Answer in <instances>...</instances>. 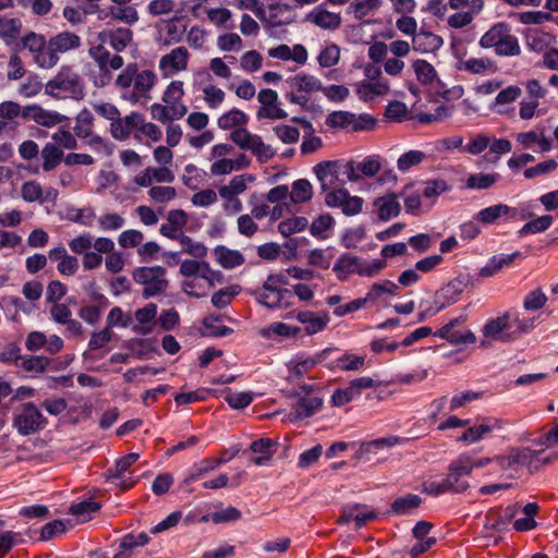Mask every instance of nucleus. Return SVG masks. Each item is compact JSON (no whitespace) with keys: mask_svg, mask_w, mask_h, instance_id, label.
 <instances>
[{"mask_svg":"<svg viewBox=\"0 0 558 558\" xmlns=\"http://www.w3.org/2000/svg\"><path fill=\"white\" fill-rule=\"evenodd\" d=\"M201 90L203 93V100L209 109L216 110L222 106L226 93L220 87L209 83L204 85Z\"/></svg>","mask_w":558,"mask_h":558,"instance_id":"nucleus-62","label":"nucleus"},{"mask_svg":"<svg viewBox=\"0 0 558 558\" xmlns=\"http://www.w3.org/2000/svg\"><path fill=\"white\" fill-rule=\"evenodd\" d=\"M302 332L301 327L292 326L282 322H275L259 330V335L265 339L286 338L292 339Z\"/></svg>","mask_w":558,"mask_h":558,"instance_id":"nucleus-41","label":"nucleus"},{"mask_svg":"<svg viewBox=\"0 0 558 558\" xmlns=\"http://www.w3.org/2000/svg\"><path fill=\"white\" fill-rule=\"evenodd\" d=\"M214 254L218 264L227 269L235 268L244 263V256L240 251L226 246H217Z\"/></svg>","mask_w":558,"mask_h":558,"instance_id":"nucleus-54","label":"nucleus"},{"mask_svg":"<svg viewBox=\"0 0 558 558\" xmlns=\"http://www.w3.org/2000/svg\"><path fill=\"white\" fill-rule=\"evenodd\" d=\"M519 214L517 207H511L507 204H495L481 209L475 216L474 220L483 226L505 222L514 219Z\"/></svg>","mask_w":558,"mask_h":558,"instance_id":"nucleus-21","label":"nucleus"},{"mask_svg":"<svg viewBox=\"0 0 558 558\" xmlns=\"http://www.w3.org/2000/svg\"><path fill=\"white\" fill-rule=\"evenodd\" d=\"M296 14L293 7L283 3L282 0H268L266 7H263L262 17H259L271 29H278L288 26L295 21Z\"/></svg>","mask_w":558,"mask_h":558,"instance_id":"nucleus-14","label":"nucleus"},{"mask_svg":"<svg viewBox=\"0 0 558 558\" xmlns=\"http://www.w3.org/2000/svg\"><path fill=\"white\" fill-rule=\"evenodd\" d=\"M133 280L143 286V296L149 299L161 294L168 288L166 269L161 266L137 267L132 272Z\"/></svg>","mask_w":558,"mask_h":558,"instance_id":"nucleus-9","label":"nucleus"},{"mask_svg":"<svg viewBox=\"0 0 558 558\" xmlns=\"http://www.w3.org/2000/svg\"><path fill=\"white\" fill-rule=\"evenodd\" d=\"M411 66L416 80L423 85L432 84L437 77L435 68L426 60L416 59Z\"/></svg>","mask_w":558,"mask_h":558,"instance_id":"nucleus-60","label":"nucleus"},{"mask_svg":"<svg viewBox=\"0 0 558 558\" xmlns=\"http://www.w3.org/2000/svg\"><path fill=\"white\" fill-rule=\"evenodd\" d=\"M157 76L150 70L137 72L136 65L129 64L116 80L118 87L123 89L122 98L132 105L146 102L148 94L156 84Z\"/></svg>","mask_w":558,"mask_h":558,"instance_id":"nucleus-1","label":"nucleus"},{"mask_svg":"<svg viewBox=\"0 0 558 558\" xmlns=\"http://www.w3.org/2000/svg\"><path fill=\"white\" fill-rule=\"evenodd\" d=\"M99 509L100 505L98 502L87 499L73 504L69 512L75 518L76 523H84L89 521Z\"/></svg>","mask_w":558,"mask_h":558,"instance_id":"nucleus-56","label":"nucleus"},{"mask_svg":"<svg viewBox=\"0 0 558 558\" xmlns=\"http://www.w3.org/2000/svg\"><path fill=\"white\" fill-rule=\"evenodd\" d=\"M375 517V511L371 510L367 506L356 504L345 508L343 514L339 518L338 522L340 524H347L351 520H353L355 522L356 527H362L368 521L373 520Z\"/></svg>","mask_w":558,"mask_h":558,"instance_id":"nucleus-36","label":"nucleus"},{"mask_svg":"<svg viewBox=\"0 0 558 558\" xmlns=\"http://www.w3.org/2000/svg\"><path fill=\"white\" fill-rule=\"evenodd\" d=\"M473 464L470 456H460L454 460L448 469V474L445 480L446 487H449L452 493H462L468 489L469 482L466 477L472 473Z\"/></svg>","mask_w":558,"mask_h":558,"instance_id":"nucleus-15","label":"nucleus"},{"mask_svg":"<svg viewBox=\"0 0 558 558\" xmlns=\"http://www.w3.org/2000/svg\"><path fill=\"white\" fill-rule=\"evenodd\" d=\"M427 159V154L423 150L411 149L403 153L397 160V168L400 172H408L412 168L421 165Z\"/></svg>","mask_w":558,"mask_h":558,"instance_id":"nucleus-59","label":"nucleus"},{"mask_svg":"<svg viewBox=\"0 0 558 558\" xmlns=\"http://www.w3.org/2000/svg\"><path fill=\"white\" fill-rule=\"evenodd\" d=\"M335 225L336 221L330 214H322L313 220L310 232L316 239L326 240L332 235Z\"/></svg>","mask_w":558,"mask_h":558,"instance_id":"nucleus-50","label":"nucleus"},{"mask_svg":"<svg viewBox=\"0 0 558 558\" xmlns=\"http://www.w3.org/2000/svg\"><path fill=\"white\" fill-rule=\"evenodd\" d=\"M322 407V401L318 398H303L298 400L291 408L288 414L291 422L303 420L312 416Z\"/></svg>","mask_w":558,"mask_h":558,"instance_id":"nucleus-43","label":"nucleus"},{"mask_svg":"<svg viewBox=\"0 0 558 558\" xmlns=\"http://www.w3.org/2000/svg\"><path fill=\"white\" fill-rule=\"evenodd\" d=\"M458 295L459 291L457 290L456 284L453 282L441 288L435 294L434 304L425 307L418 314V322H423L427 317H432L439 313L445 307L449 306L450 304H453L454 302L458 301Z\"/></svg>","mask_w":558,"mask_h":558,"instance_id":"nucleus-23","label":"nucleus"},{"mask_svg":"<svg viewBox=\"0 0 558 558\" xmlns=\"http://www.w3.org/2000/svg\"><path fill=\"white\" fill-rule=\"evenodd\" d=\"M456 12L447 17V24L454 29L470 25L484 8V0H448Z\"/></svg>","mask_w":558,"mask_h":558,"instance_id":"nucleus-13","label":"nucleus"},{"mask_svg":"<svg viewBox=\"0 0 558 558\" xmlns=\"http://www.w3.org/2000/svg\"><path fill=\"white\" fill-rule=\"evenodd\" d=\"M515 140L523 148H532L537 146L539 151L548 153L553 149V143L543 131L530 130L518 133Z\"/></svg>","mask_w":558,"mask_h":558,"instance_id":"nucleus-33","label":"nucleus"},{"mask_svg":"<svg viewBox=\"0 0 558 558\" xmlns=\"http://www.w3.org/2000/svg\"><path fill=\"white\" fill-rule=\"evenodd\" d=\"M482 332L484 337L481 343L482 347L493 341L509 342L517 339L511 320V312L507 311L497 317L488 319Z\"/></svg>","mask_w":558,"mask_h":558,"instance_id":"nucleus-11","label":"nucleus"},{"mask_svg":"<svg viewBox=\"0 0 558 558\" xmlns=\"http://www.w3.org/2000/svg\"><path fill=\"white\" fill-rule=\"evenodd\" d=\"M482 48H493L497 56L512 57L521 51L518 38L506 23L492 26L480 39Z\"/></svg>","mask_w":558,"mask_h":558,"instance_id":"nucleus-6","label":"nucleus"},{"mask_svg":"<svg viewBox=\"0 0 558 558\" xmlns=\"http://www.w3.org/2000/svg\"><path fill=\"white\" fill-rule=\"evenodd\" d=\"M243 149L250 150L262 161L269 160L274 156L272 148L265 144L259 135L253 133Z\"/></svg>","mask_w":558,"mask_h":558,"instance_id":"nucleus-63","label":"nucleus"},{"mask_svg":"<svg viewBox=\"0 0 558 558\" xmlns=\"http://www.w3.org/2000/svg\"><path fill=\"white\" fill-rule=\"evenodd\" d=\"M457 69L472 74L484 75L494 71L493 62L487 58H468L459 60Z\"/></svg>","mask_w":558,"mask_h":558,"instance_id":"nucleus-53","label":"nucleus"},{"mask_svg":"<svg viewBox=\"0 0 558 558\" xmlns=\"http://www.w3.org/2000/svg\"><path fill=\"white\" fill-rule=\"evenodd\" d=\"M88 54L99 69V74L94 78L96 86L102 87L108 85L112 81L111 72L120 70L124 64V60L120 54H111L110 51L105 48V44L101 43L92 46L88 50Z\"/></svg>","mask_w":558,"mask_h":558,"instance_id":"nucleus-8","label":"nucleus"},{"mask_svg":"<svg viewBox=\"0 0 558 558\" xmlns=\"http://www.w3.org/2000/svg\"><path fill=\"white\" fill-rule=\"evenodd\" d=\"M498 180L499 174L496 172L472 173L466 178L465 187L469 190H486L492 187Z\"/></svg>","mask_w":558,"mask_h":558,"instance_id":"nucleus-58","label":"nucleus"},{"mask_svg":"<svg viewBox=\"0 0 558 558\" xmlns=\"http://www.w3.org/2000/svg\"><path fill=\"white\" fill-rule=\"evenodd\" d=\"M150 114L151 118L160 123L168 124L175 120L182 119L184 116L182 114L181 108H173L168 104H153L150 106Z\"/></svg>","mask_w":558,"mask_h":558,"instance_id":"nucleus-51","label":"nucleus"},{"mask_svg":"<svg viewBox=\"0 0 558 558\" xmlns=\"http://www.w3.org/2000/svg\"><path fill=\"white\" fill-rule=\"evenodd\" d=\"M63 151L58 145L47 143L41 150L43 169L45 171L53 170L62 160Z\"/></svg>","mask_w":558,"mask_h":558,"instance_id":"nucleus-64","label":"nucleus"},{"mask_svg":"<svg viewBox=\"0 0 558 558\" xmlns=\"http://www.w3.org/2000/svg\"><path fill=\"white\" fill-rule=\"evenodd\" d=\"M251 449L254 453L252 461L256 465H265L270 461L276 452V442L269 438H263L254 441L251 445Z\"/></svg>","mask_w":558,"mask_h":558,"instance_id":"nucleus-48","label":"nucleus"},{"mask_svg":"<svg viewBox=\"0 0 558 558\" xmlns=\"http://www.w3.org/2000/svg\"><path fill=\"white\" fill-rule=\"evenodd\" d=\"M190 53L183 46L173 48L159 59L158 68L165 78L184 72L189 65Z\"/></svg>","mask_w":558,"mask_h":558,"instance_id":"nucleus-17","label":"nucleus"},{"mask_svg":"<svg viewBox=\"0 0 558 558\" xmlns=\"http://www.w3.org/2000/svg\"><path fill=\"white\" fill-rule=\"evenodd\" d=\"M501 428V422L497 418H488L485 422L472 426L461 436V440L468 444H475L495 429Z\"/></svg>","mask_w":558,"mask_h":558,"instance_id":"nucleus-42","label":"nucleus"},{"mask_svg":"<svg viewBox=\"0 0 558 558\" xmlns=\"http://www.w3.org/2000/svg\"><path fill=\"white\" fill-rule=\"evenodd\" d=\"M157 313V305L153 303L136 310L134 313L136 323L132 327L133 331L142 336L151 333L158 324Z\"/></svg>","mask_w":558,"mask_h":558,"instance_id":"nucleus-27","label":"nucleus"},{"mask_svg":"<svg viewBox=\"0 0 558 558\" xmlns=\"http://www.w3.org/2000/svg\"><path fill=\"white\" fill-rule=\"evenodd\" d=\"M289 86L288 98L292 104L304 105L308 101L310 95L320 92L322 81L315 75L299 73L287 80Z\"/></svg>","mask_w":558,"mask_h":558,"instance_id":"nucleus-12","label":"nucleus"},{"mask_svg":"<svg viewBox=\"0 0 558 558\" xmlns=\"http://www.w3.org/2000/svg\"><path fill=\"white\" fill-rule=\"evenodd\" d=\"M138 458H140L138 453H135V452L129 453V454L122 457L121 459H119L116 462L114 468H112L108 471L109 477L111 480L120 481L117 483V485L120 486L123 490L131 488L135 484L134 480H132V478L124 480L123 475L125 472H128L130 466L138 460Z\"/></svg>","mask_w":558,"mask_h":558,"instance_id":"nucleus-31","label":"nucleus"},{"mask_svg":"<svg viewBox=\"0 0 558 558\" xmlns=\"http://www.w3.org/2000/svg\"><path fill=\"white\" fill-rule=\"evenodd\" d=\"M287 284L288 279L284 274L269 275L257 294L258 302L274 310L292 306L293 295L291 290L286 288Z\"/></svg>","mask_w":558,"mask_h":558,"instance_id":"nucleus-4","label":"nucleus"},{"mask_svg":"<svg viewBox=\"0 0 558 558\" xmlns=\"http://www.w3.org/2000/svg\"><path fill=\"white\" fill-rule=\"evenodd\" d=\"M184 96V84L182 81H171L166 87L161 100L165 104L170 105L173 108H181L182 114L187 113V107L183 104L182 98Z\"/></svg>","mask_w":558,"mask_h":558,"instance_id":"nucleus-45","label":"nucleus"},{"mask_svg":"<svg viewBox=\"0 0 558 558\" xmlns=\"http://www.w3.org/2000/svg\"><path fill=\"white\" fill-rule=\"evenodd\" d=\"M332 271L340 281L348 280L352 275L360 276V258L350 254H342L336 260Z\"/></svg>","mask_w":558,"mask_h":558,"instance_id":"nucleus-37","label":"nucleus"},{"mask_svg":"<svg viewBox=\"0 0 558 558\" xmlns=\"http://www.w3.org/2000/svg\"><path fill=\"white\" fill-rule=\"evenodd\" d=\"M363 73L364 78L354 84V92L361 101L371 102L389 94L390 84L380 68L368 63Z\"/></svg>","mask_w":558,"mask_h":558,"instance_id":"nucleus-5","label":"nucleus"},{"mask_svg":"<svg viewBox=\"0 0 558 558\" xmlns=\"http://www.w3.org/2000/svg\"><path fill=\"white\" fill-rule=\"evenodd\" d=\"M373 205L377 213V217L383 221L397 217L401 209L398 196L393 193L377 197Z\"/></svg>","mask_w":558,"mask_h":558,"instance_id":"nucleus-35","label":"nucleus"},{"mask_svg":"<svg viewBox=\"0 0 558 558\" xmlns=\"http://www.w3.org/2000/svg\"><path fill=\"white\" fill-rule=\"evenodd\" d=\"M94 118L89 110H82L75 119L74 133L81 140H86V144L99 150L106 148L102 138L93 133Z\"/></svg>","mask_w":558,"mask_h":558,"instance_id":"nucleus-22","label":"nucleus"},{"mask_svg":"<svg viewBox=\"0 0 558 558\" xmlns=\"http://www.w3.org/2000/svg\"><path fill=\"white\" fill-rule=\"evenodd\" d=\"M465 318L463 316L453 318L448 324L442 326L434 336L440 339L447 340L451 344H470L474 343L476 340L475 335L468 329H457L458 326L464 323Z\"/></svg>","mask_w":558,"mask_h":558,"instance_id":"nucleus-20","label":"nucleus"},{"mask_svg":"<svg viewBox=\"0 0 558 558\" xmlns=\"http://www.w3.org/2000/svg\"><path fill=\"white\" fill-rule=\"evenodd\" d=\"M22 32V21L17 17L0 16V38L5 45L15 44Z\"/></svg>","mask_w":558,"mask_h":558,"instance_id":"nucleus-46","label":"nucleus"},{"mask_svg":"<svg viewBox=\"0 0 558 558\" xmlns=\"http://www.w3.org/2000/svg\"><path fill=\"white\" fill-rule=\"evenodd\" d=\"M384 5V0H352L348 7V13L356 20H362L376 14Z\"/></svg>","mask_w":558,"mask_h":558,"instance_id":"nucleus-47","label":"nucleus"},{"mask_svg":"<svg viewBox=\"0 0 558 558\" xmlns=\"http://www.w3.org/2000/svg\"><path fill=\"white\" fill-rule=\"evenodd\" d=\"M267 54L272 59L292 61L298 66L305 65L308 60V51L302 44H295L293 46L280 44L276 47L269 48L267 50Z\"/></svg>","mask_w":558,"mask_h":558,"instance_id":"nucleus-24","label":"nucleus"},{"mask_svg":"<svg viewBox=\"0 0 558 558\" xmlns=\"http://www.w3.org/2000/svg\"><path fill=\"white\" fill-rule=\"evenodd\" d=\"M48 43L59 56L78 49L82 45L81 37L71 32H60L52 36Z\"/></svg>","mask_w":558,"mask_h":558,"instance_id":"nucleus-40","label":"nucleus"},{"mask_svg":"<svg viewBox=\"0 0 558 558\" xmlns=\"http://www.w3.org/2000/svg\"><path fill=\"white\" fill-rule=\"evenodd\" d=\"M98 38L101 44H108L119 54L132 43L133 33L125 27L105 29L98 34Z\"/></svg>","mask_w":558,"mask_h":558,"instance_id":"nucleus-30","label":"nucleus"},{"mask_svg":"<svg viewBox=\"0 0 558 558\" xmlns=\"http://www.w3.org/2000/svg\"><path fill=\"white\" fill-rule=\"evenodd\" d=\"M325 204L330 208H339L345 216H354L361 213L363 199L352 196L345 189L329 190L325 196Z\"/></svg>","mask_w":558,"mask_h":558,"instance_id":"nucleus-16","label":"nucleus"},{"mask_svg":"<svg viewBox=\"0 0 558 558\" xmlns=\"http://www.w3.org/2000/svg\"><path fill=\"white\" fill-rule=\"evenodd\" d=\"M530 460V450L512 449L506 456L495 458V461L502 470H515L518 465H524Z\"/></svg>","mask_w":558,"mask_h":558,"instance_id":"nucleus-52","label":"nucleus"},{"mask_svg":"<svg viewBox=\"0 0 558 558\" xmlns=\"http://www.w3.org/2000/svg\"><path fill=\"white\" fill-rule=\"evenodd\" d=\"M247 122H248V116L244 111H242L238 108H233V109L225 112L217 120V124H218L219 129H221V130H231L233 128H235V129L243 128L244 125L247 124Z\"/></svg>","mask_w":558,"mask_h":558,"instance_id":"nucleus-55","label":"nucleus"},{"mask_svg":"<svg viewBox=\"0 0 558 558\" xmlns=\"http://www.w3.org/2000/svg\"><path fill=\"white\" fill-rule=\"evenodd\" d=\"M326 124L333 129L363 132L373 130L376 125V119L369 113L356 114L351 111L337 110L327 116Z\"/></svg>","mask_w":558,"mask_h":558,"instance_id":"nucleus-10","label":"nucleus"},{"mask_svg":"<svg viewBox=\"0 0 558 558\" xmlns=\"http://www.w3.org/2000/svg\"><path fill=\"white\" fill-rule=\"evenodd\" d=\"M23 116L29 117L37 124L47 128L58 125L68 119L65 116L57 111H48L38 106L26 107L23 110Z\"/></svg>","mask_w":558,"mask_h":558,"instance_id":"nucleus-32","label":"nucleus"},{"mask_svg":"<svg viewBox=\"0 0 558 558\" xmlns=\"http://www.w3.org/2000/svg\"><path fill=\"white\" fill-rule=\"evenodd\" d=\"M59 193L53 187L44 190L37 181H27L21 187V196L27 203L54 202Z\"/></svg>","mask_w":558,"mask_h":558,"instance_id":"nucleus-28","label":"nucleus"},{"mask_svg":"<svg viewBox=\"0 0 558 558\" xmlns=\"http://www.w3.org/2000/svg\"><path fill=\"white\" fill-rule=\"evenodd\" d=\"M548 301V298L542 288H535L529 291L523 300L522 307L526 313L542 310Z\"/></svg>","mask_w":558,"mask_h":558,"instance_id":"nucleus-61","label":"nucleus"},{"mask_svg":"<svg viewBox=\"0 0 558 558\" xmlns=\"http://www.w3.org/2000/svg\"><path fill=\"white\" fill-rule=\"evenodd\" d=\"M46 92L54 98L81 100L85 96V86L83 78L72 66L63 65L47 83Z\"/></svg>","mask_w":558,"mask_h":558,"instance_id":"nucleus-3","label":"nucleus"},{"mask_svg":"<svg viewBox=\"0 0 558 558\" xmlns=\"http://www.w3.org/2000/svg\"><path fill=\"white\" fill-rule=\"evenodd\" d=\"M254 181L255 177L250 173L234 175L227 184L218 189V194L220 197H238L240 194H243Z\"/></svg>","mask_w":558,"mask_h":558,"instance_id":"nucleus-38","label":"nucleus"},{"mask_svg":"<svg viewBox=\"0 0 558 558\" xmlns=\"http://www.w3.org/2000/svg\"><path fill=\"white\" fill-rule=\"evenodd\" d=\"M260 104L256 112L257 119L281 120L288 117V112L280 107L278 93L270 88H264L257 94Z\"/></svg>","mask_w":558,"mask_h":558,"instance_id":"nucleus-19","label":"nucleus"},{"mask_svg":"<svg viewBox=\"0 0 558 558\" xmlns=\"http://www.w3.org/2000/svg\"><path fill=\"white\" fill-rule=\"evenodd\" d=\"M13 425L21 435H31L44 427L45 418L34 404L26 403L15 414Z\"/></svg>","mask_w":558,"mask_h":558,"instance_id":"nucleus-18","label":"nucleus"},{"mask_svg":"<svg viewBox=\"0 0 558 558\" xmlns=\"http://www.w3.org/2000/svg\"><path fill=\"white\" fill-rule=\"evenodd\" d=\"M306 21L324 31L335 32L341 26L342 17L340 13L317 5L306 15Z\"/></svg>","mask_w":558,"mask_h":558,"instance_id":"nucleus-25","label":"nucleus"},{"mask_svg":"<svg viewBox=\"0 0 558 558\" xmlns=\"http://www.w3.org/2000/svg\"><path fill=\"white\" fill-rule=\"evenodd\" d=\"M521 88L517 85H510L501 89L490 105V109L497 114H510L513 112V102L521 96Z\"/></svg>","mask_w":558,"mask_h":558,"instance_id":"nucleus-29","label":"nucleus"},{"mask_svg":"<svg viewBox=\"0 0 558 558\" xmlns=\"http://www.w3.org/2000/svg\"><path fill=\"white\" fill-rule=\"evenodd\" d=\"M295 318L304 325V332L307 336H314L325 330L330 322L327 312L301 311L296 313Z\"/></svg>","mask_w":558,"mask_h":558,"instance_id":"nucleus-26","label":"nucleus"},{"mask_svg":"<svg viewBox=\"0 0 558 558\" xmlns=\"http://www.w3.org/2000/svg\"><path fill=\"white\" fill-rule=\"evenodd\" d=\"M313 172L320 184L322 191L324 192L344 184V181L340 179V174H344L348 181H355L357 179L355 174V167L352 162L341 163L340 161L331 160L322 161L313 168Z\"/></svg>","mask_w":558,"mask_h":558,"instance_id":"nucleus-7","label":"nucleus"},{"mask_svg":"<svg viewBox=\"0 0 558 558\" xmlns=\"http://www.w3.org/2000/svg\"><path fill=\"white\" fill-rule=\"evenodd\" d=\"M511 320L517 338L521 335H526L533 331L541 323L542 314L529 315V313H521L519 311H510Z\"/></svg>","mask_w":558,"mask_h":558,"instance_id":"nucleus-44","label":"nucleus"},{"mask_svg":"<svg viewBox=\"0 0 558 558\" xmlns=\"http://www.w3.org/2000/svg\"><path fill=\"white\" fill-rule=\"evenodd\" d=\"M442 45V38L428 31H420L412 39L413 49L421 53L437 51Z\"/></svg>","mask_w":558,"mask_h":558,"instance_id":"nucleus-39","label":"nucleus"},{"mask_svg":"<svg viewBox=\"0 0 558 558\" xmlns=\"http://www.w3.org/2000/svg\"><path fill=\"white\" fill-rule=\"evenodd\" d=\"M399 292V286L391 280H381L373 283L366 295V300L369 305H376L390 296L397 295Z\"/></svg>","mask_w":558,"mask_h":558,"instance_id":"nucleus-34","label":"nucleus"},{"mask_svg":"<svg viewBox=\"0 0 558 558\" xmlns=\"http://www.w3.org/2000/svg\"><path fill=\"white\" fill-rule=\"evenodd\" d=\"M522 512L524 517L513 522L514 530L520 532L534 530L537 526L534 518L538 512V505L536 502H529L523 507Z\"/></svg>","mask_w":558,"mask_h":558,"instance_id":"nucleus-57","label":"nucleus"},{"mask_svg":"<svg viewBox=\"0 0 558 558\" xmlns=\"http://www.w3.org/2000/svg\"><path fill=\"white\" fill-rule=\"evenodd\" d=\"M153 157L156 163L160 167H146L138 171L132 179L131 183L136 187H148L153 183H172L174 181V173L168 167L173 159V153L169 146H157L153 151Z\"/></svg>","mask_w":558,"mask_h":558,"instance_id":"nucleus-2","label":"nucleus"},{"mask_svg":"<svg viewBox=\"0 0 558 558\" xmlns=\"http://www.w3.org/2000/svg\"><path fill=\"white\" fill-rule=\"evenodd\" d=\"M65 219L84 227H93L97 219V215L95 208L92 206H84L81 208L70 206L65 209Z\"/></svg>","mask_w":558,"mask_h":558,"instance_id":"nucleus-49","label":"nucleus"}]
</instances>
